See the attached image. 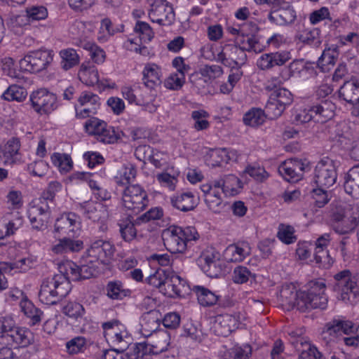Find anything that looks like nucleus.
<instances>
[{
  "instance_id": "obj_1",
  "label": "nucleus",
  "mask_w": 359,
  "mask_h": 359,
  "mask_svg": "<svg viewBox=\"0 0 359 359\" xmlns=\"http://www.w3.org/2000/svg\"><path fill=\"white\" fill-rule=\"evenodd\" d=\"M115 248L109 241L96 240L86 249L80 259L81 266L67 260L58 266L59 273L70 283L71 280L88 279L96 274L101 266L111 264Z\"/></svg>"
},
{
  "instance_id": "obj_2",
  "label": "nucleus",
  "mask_w": 359,
  "mask_h": 359,
  "mask_svg": "<svg viewBox=\"0 0 359 359\" xmlns=\"http://www.w3.org/2000/svg\"><path fill=\"white\" fill-rule=\"evenodd\" d=\"M283 302L289 306H296L304 312L313 309H325L328 298L325 294V284L323 281L311 283L307 291H296L293 285L283 287L280 291Z\"/></svg>"
},
{
  "instance_id": "obj_3",
  "label": "nucleus",
  "mask_w": 359,
  "mask_h": 359,
  "mask_svg": "<svg viewBox=\"0 0 359 359\" xmlns=\"http://www.w3.org/2000/svg\"><path fill=\"white\" fill-rule=\"evenodd\" d=\"M199 235L193 226L184 228L171 226L163 231L162 238L165 248L173 253H184L190 241L198 239Z\"/></svg>"
},
{
  "instance_id": "obj_4",
  "label": "nucleus",
  "mask_w": 359,
  "mask_h": 359,
  "mask_svg": "<svg viewBox=\"0 0 359 359\" xmlns=\"http://www.w3.org/2000/svg\"><path fill=\"white\" fill-rule=\"evenodd\" d=\"M1 342L18 348H25L34 342L33 332L25 327L15 325L14 320L9 317L0 320Z\"/></svg>"
},
{
  "instance_id": "obj_5",
  "label": "nucleus",
  "mask_w": 359,
  "mask_h": 359,
  "mask_svg": "<svg viewBox=\"0 0 359 359\" xmlns=\"http://www.w3.org/2000/svg\"><path fill=\"white\" fill-rule=\"evenodd\" d=\"M71 288V284L62 275L47 278L41 283L39 300L47 305L55 304L69 294Z\"/></svg>"
},
{
  "instance_id": "obj_6",
  "label": "nucleus",
  "mask_w": 359,
  "mask_h": 359,
  "mask_svg": "<svg viewBox=\"0 0 359 359\" xmlns=\"http://www.w3.org/2000/svg\"><path fill=\"white\" fill-rule=\"evenodd\" d=\"M334 291L337 297L345 303L354 304L359 301V286L349 270L341 271L334 276Z\"/></svg>"
},
{
  "instance_id": "obj_7",
  "label": "nucleus",
  "mask_w": 359,
  "mask_h": 359,
  "mask_svg": "<svg viewBox=\"0 0 359 359\" xmlns=\"http://www.w3.org/2000/svg\"><path fill=\"white\" fill-rule=\"evenodd\" d=\"M53 53L50 50L39 49L28 52L19 61L20 71L39 73L47 69L53 60Z\"/></svg>"
},
{
  "instance_id": "obj_8",
  "label": "nucleus",
  "mask_w": 359,
  "mask_h": 359,
  "mask_svg": "<svg viewBox=\"0 0 359 359\" xmlns=\"http://www.w3.org/2000/svg\"><path fill=\"white\" fill-rule=\"evenodd\" d=\"M121 206L129 211V217L142 211L148 204L146 191L137 184L128 186L123 191Z\"/></svg>"
},
{
  "instance_id": "obj_9",
  "label": "nucleus",
  "mask_w": 359,
  "mask_h": 359,
  "mask_svg": "<svg viewBox=\"0 0 359 359\" xmlns=\"http://www.w3.org/2000/svg\"><path fill=\"white\" fill-rule=\"evenodd\" d=\"M339 163L330 158H323L318 162L313 172V181L318 187L329 188L337 179Z\"/></svg>"
},
{
  "instance_id": "obj_10",
  "label": "nucleus",
  "mask_w": 359,
  "mask_h": 359,
  "mask_svg": "<svg viewBox=\"0 0 359 359\" xmlns=\"http://www.w3.org/2000/svg\"><path fill=\"white\" fill-rule=\"evenodd\" d=\"M81 226L79 215L74 212H67L55 219L51 232L54 238L64 236L74 237L79 235Z\"/></svg>"
},
{
  "instance_id": "obj_11",
  "label": "nucleus",
  "mask_w": 359,
  "mask_h": 359,
  "mask_svg": "<svg viewBox=\"0 0 359 359\" xmlns=\"http://www.w3.org/2000/svg\"><path fill=\"white\" fill-rule=\"evenodd\" d=\"M29 100L33 110L39 115L50 114L58 106L56 95L46 88H39L32 91Z\"/></svg>"
},
{
  "instance_id": "obj_12",
  "label": "nucleus",
  "mask_w": 359,
  "mask_h": 359,
  "mask_svg": "<svg viewBox=\"0 0 359 359\" xmlns=\"http://www.w3.org/2000/svg\"><path fill=\"white\" fill-rule=\"evenodd\" d=\"M215 58L226 67L238 69L245 63L247 55L236 43L226 44Z\"/></svg>"
},
{
  "instance_id": "obj_13",
  "label": "nucleus",
  "mask_w": 359,
  "mask_h": 359,
  "mask_svg": "<svg viewBox=\"0 0 359 359\" xmlns=\"http://www.w3.org/2000/svg\"><path fill=\"white\" fill-rule=\"evenodd\" d=\"M48 206L46 200H34L29 205L27 217L32 227L36 230H44L48 226L49 219Z\"/></svg>"
},
{
  "instance_id": "obj_14",
  "label": "nucleus",
  "mask_w": 359,
  "mask_h": 359,
  "mask_svg": "<svg viewBox=\"0 0 359 359\" xmlns=\"http://www.w3.org/2000/svg\"><path fill=\"white\" fill-rule=\"evenodd\" d=\"M104 336L107 342L111 346H127L130 341V336L126 326L118 321H109L103 323Z\"/></svg>"
},
{
  "instance_id": "obj_15",
  "label": "nucleus",
  "mask_w": 359,
  "mask_h": 359,
  "mask_svg": "<svg viewBox=\"0 0 359 359\" xmlns=\"http://www.w3.org/2000/svg\"><path fill=\"white\" fill-rule=\"evenodd\" d=\"M334 229L337 233L345 234L351 232L359 222V206L349 205L343 214L334 215Z\"/></svg>"
},
{
  "instance_id": "obj_16",
  "label": "nucleus",
  "mask_w": 359,
  "mask_h": 359,
  "mask_svg": "<svg viewBox=\"0 0 359 359\" xmlns=\"http://www.w3.org/2000/svg\"><path fill=\"white\" fill-rule=\"evenodd\" d=\"M258 29L257 25L250 23V27L242 34L234 39V43L245 52H262L265 47L260 42V36L257 34Z\"/></svg>"
},
{
  "instance_id": "obj_17",
  "label": "nucleus",
  "mask_w": 359,
  "mask_h": 359,
  "mask_svg": "<svg viewBox=\"0 0 359 359\" xmlns=\"http://www.w3.org/2000/svg\"><path fill=\"white\" fill-rule=\"evenodd\" d=\"M100 106V98L92 92L83 91L78 97L74 105L76 116L86 118L95 114Z\"/></svg>"
},
{
  "instance_id": "obj_18",
  "label": "nucleus",
  "mask_w": 359,
  "mask_h": 359,
  "mask_svg": "<svg viewBox=\"0 0 359 359\" xmlns=\"http://www.w3.org/2000/svg\"><path fill=\"white\" fill-rule=\"evenodd\" d=\"M148 15L151 21L161 26L169 25L175 18L173 8L166 0H158L151 4Z\"/></svg>"
},
{
  "instance_id": "obj_19",
  "label": "nucleus",
  "mask_w": 359,
  "mask_h": 359,
  "mask_svg": "<svg viewBox=\"0 0 359 359\" xmlns=\"http://www.w3.org/2000/svg\"><path fill=\"white\" fill-rule=\"evenodd\" d=\"M201 189L208 208L215 212H219L223 207V192L218 180L202 184Z\"/></svg>"
},
{
  "instance_id": "obj_20",
  "label": "nucleus",
  "mask_w": 359,
  "mask_h": 359,
  "mask_svg": "<svg viewBox=\"0 0 359 359\" xmlns=\"http://www.w3.org/2000/svg\"><path fill=\"white\" fill-rule=\"evenodd\" d=\"M210 330L216 335L227 337L238 327V320L230 314H220L210 320Z\"/></svg>"
},
{
  "instance_id": "obj_21",
  "label": "nucleus",
  "mask_w": 359,
  "mask_h": 359,
  "mask_svg": "<svg viewBox=\"0 0 359 359\" xmlns=\"http://www.w3.org/2000/svg\"><path fill=\"white\" fill-rule=\"evenodd\" d=\"M292 58L289 50H279L264 53L257 60L256 65L262 70H268L276 66H283Z\"/></svg>"
},
{
  "instance_id": "obj_22",
  "label": "nucleus",
  "mask_w": 359,
  "mask_h": 359,
  "mask_svg": "<svg viewBox=\"0 0 359 359\" xmlns=\"http://www.w3.org/2000/svg\"><path fill=\"white\" fill-rule=\"evenodd\" d=\"M339 96L352 104L351 114L359 116V81L351 79L346 81L339 90Z\"/></svg>"
},
{
  "instance_id": "obj_23",
  "label": "nucleus",
  "mask_w": 359,
  "mask_h": 359,
  "mask_svg": "<svg viewBox=\"0 0 359 359\" xmlns=\"http://www.w3.org/2000/svg\"><path fill=\"white\" fill-rule=\"evenodd\" d=\"M72 236H64L55 238L52 242L50 251L53 255H64L69 252H76L83 248V242L79 239H72Z\"/></svg>"
},
{
  "instance_id": "obj_24",
  "label": "nucleus",
  "mask_w": 359,
  "mask_h": 359,
  "mask_svg": "<svg viewBox=\"0 0 359 359\" xmlns=\"http://www.w3.org/2000/svg\"><path fill=\"white\" fill-rule=\"evenodd\" d=\"M147 347L151 354H159L168 351L171 346V337L169 332L159 330L151 334L147 341Z\"/></svg>"
},
{
  "instance_id": "obj_25",
  "label": "nucleus",
  "mask_w": 359,
  "mask_h": 359,
  "mask_svg": "<svg viewBox=\"0 0 359 359\" xmlns=\"http://www.w3.org/2000/svg\"><path fill=\"white\" fill-rule=\"evenodd\" d=\"M304 163L297 159L285 161L278 167V172L287 182H297L302 177Z\"/></svg>"
},
{
  "instance_id": "obj_26",
  "label": "nucleus",
  "mask_w": 359,
  "mask_h": 359,
  "mask_svg": "<svg viewBox=\"0 0 359 359\" xmlns=\"http://www.w3.org/2000/svg\"><path fill=\"white\" fill-rule=\"evenodd\" d=\"M189 291V286L187 280L176 273L169 276L165 287L161 289V293L170 297L183 296Z\"/></svg>"
},
{
  "instance_id": "obj_27",
  "label": "nucleus",
  "mask_w": 359,
  "mask_h": 359,
  "mask_svg": "<svg viewBox=\"0 0 359 359\" xmlns=\"http://www.w3.org/2000/svg\"><path fill=\"white\" fill-rule=\"evenodd\" d=\"M142 153L144 154V158H147L157 168H164L170 160L168 153L147 145H141L136 148L135 154L138 158Z\"/></svg>"
},
{
  "instance_id": "obj_28",
  "label": "nucleus",
  "mask_w": 359,
  "mask_h": 359,
  "mask_svg": "<svg viewBox=\"0 0 359 359\" xmlns=\"http://www.w3.org/2000/svg\"><path fill=\"white\" fill-rule=\"evenodd\" d=\"M251 252V247L248 242H238L229 245L223 252V258L227 262H243Z\"/></svg>"
},
{
  "instance_id": "obj_29",
  "label": "nucleus",
  "mask_w": 359,
  "mask_h": 359,
  "mask_svg": "<svg viewBox=\"0 0 359 359\" xmlns=\"http://www.w3.org/2000/svg\"><path fill=\"white\" fill-rule=\"evenodd\" d=\"M238 156V151L235 149H216L210 151L206 161L210 166H220L222 163L237 161Z\"/></svg>"
},
{
  "instance_id": "obj_30",
  "label": "nucleus",
  "mask_w": 359,
  "mask_h": 359,
  "mask_svg": "<svg viewBox=\"0 0 359 359\" xmlns=\"http://www.w3.org/2000/svg\"><path fill=\"white\" fill-rule=\"evenodd\" d=\"M353 330L354 324L352 321L348 320H334L326 325L323 334L324 337H327L329 341H334L341 332L345 334H349Z\"/></svg>"
},
{
  "instance_id": "obj_31",
  "label": "nucleus",
  "mask_w": 359,
  "mask_h": 359,
  "mask_svg": "<svg viewBox=\"0 0 359 359\" xmlns=\"http://www.w3.org/2000/svg\"><path fill=\"white\" fill-rule=\"evenodd\" d=\"M81 211L93 222L104 220L108 216L106 207L100 202H85L81 205Z\"/></svg>"
},
{
  "instance_id": "obj_32",
  "label": "nucleus",
  "mask_w": 359,
  "mask_h": 359,
  "mask_svg": "<svg viewBox=\"0 0 359 359\" xmlns=\"http://www.w3.org/2000/svg\"><path fill=\"white\" fill-rule=\"evenodd\" d=\"M296 18V12L291 6L271 11L269 14V21L280 26L287 25L294 22Z\"/></svg>"
},
{
  "instance_id": "obj_33",
  "label": "nucleus",
  "mask_w": 359,
  "mask_h": 359,
  "mask_svg": "<svg viewBox=\"0 0 359 359\" xmlns=\"http://www.w3.org/2000/svg\"><path fill=\"white\" fill-rule=\"evenodd\" d=\"M163 76L161 67L153 62L147 63L142 70V81L149 88H154L161 82Z\"/></svg>"
},
{
  "instance_id": "obj_34",
  "label": "nucleus",
  "mask_w": 359,
  "mask_h": 359,
  "mask_svg": "<svg viewBox=\"0 0 359 359\" xmlns=\"http://www.w3.org/2000/svg\"><path fill=\"white\" fill-rule=\"evenodd\" d=\"M180 171L173 165H169L165 170L156 175V177L161 187L174 191L179 182Z\"/></svg>"
},
{
  "instance_id": "obj_35",
  "label": "nucleus",
  "mask_w": 359,
  "mask_h": 359,
  "mask_svg": "<svg viewBox=\"0 0 359 359\" xmlns=\"http://www.w3.org/2000/svg\"><path fill=\"white\" fill-rule=\"evenodd\" d=\"M339 48H347L344 55L347 60L353 58L359 52V33L349 32L339 37Z\"/></svg>"
},
{
  "instance_id": "obj_36",
  "label": "nucleus",
  "mask_w": 359,
  "mask_h": 359,
  "mask_svg": "<svg viewBox=\"0 0 359 359\" xmlns=\"http://www.w3.org/2000/svg\"><path fill=\"white\" fill-rule=\"evenodd\" d=\"M291 76L303 80L307 79L314 74L313 64L303 60H294L288 66Z\"/></svg>"
},
{
  "instance_id": "obj_37",
  "label": "nucleus",
  "mask_w": 359,
  "mask_h": 359,
  "mask_svg": "<svg viewBox=\"0 0 359 359\" xmlns=\"http://www.w3.org/2000/svg\"><path fill=\"white\" fill-rule=\"evenodd\" d=\"M172 205L177 209L187 212L197 205V199L191 191L177 194L171 198Z\"/></svg>"
},
{
  "instance_id": "obj_38",
  "label": "nucleus",
  "mask_w": 359,
  "mask_h": 359,
  "mask_svg": "<svg viewBox=\"0 0 359 359\" xmlns=\"http://www.w3.org/2000/svg\"><path fill=\"white\" fill-rule=\"evenodd\" d=\"M339 47L336 45L327 46L318 60V66L323 72L330 70L339 56Z\"/></svg>"
},
{
  "instance_id": "obj_39",
  "label": "nucleus",
  "mask_w": 359,
  "mask_h": 359,
  "mask_svg": "<svg viewBox=\"0 0 359 359\" xmlns=\"http://www.w3.org/2000/svg\"><path fill=\"white\" fill-rule=\"evenodd\" d=\"M252 349L248 344L236 345L230 348L223 346L219 352L220 359H249Z\"/></svg>"
},
{
  "instance_id": "obj_40",
  "label": "nucleus",
  "mask_w": 359,
  "mask_h": 359,
  "mask_svg": "<svg viewBox=\"0 0 359 359\" xmlns=\"http://www.w3.org/2000/svg\"><path fill=\"white\" fill-rule=\"evenodd\" d=\"M77 76L79 80L87 86H94L99 81L97 69L90 63H82L81 65Z\"/></svg>"
},
{
  "instance_id": "obj_41",
  "label": "nucleus",
  "mask_w": 359,
  "mask_h": 359,
  "mask_svg": "<svg viewBox=\"0 0 359 359\" xmlns=\"http://www.w3.org/2000/svg\"><path fill=\"white\" fill-rule=\"evenodd\" d=\"M335 105L331 101L325 100L312 107V112H314V121L317 123H325L330 120L334 115Z\"/></svg>"
},
{
  "instance_id": "obj_42",
  "label": "nucleus",
  "mask_w": 359,
  "mask_h": 359,
  "mask_svg": "<svg viewBox=\"0 0 359 359\" xmlns=\"http://www.w3.org/2000/svg\"><path fill=\"white\" fill-rule=\"evenodd\" d=\"M344 187L348 194L359 199V166L352 168L346 174Z\"/></svg>"
},
{
  "instance_id": "obj_43",
  "label": "nucleus",
  "mask_w": 359,
  "mask_h": 359,
  "mask_svg": "<svg viewBox=\"0 0 359 359\" xmlns=\"http://www.w3.org/2000/svg\"><path fill=\"white\" fill-rule=\"evenodd\" d=\"M9 216L10 215H6L4 217V229L5 230H0V240L3 239L4 237L13 235L23 225V217L19 212H16L12 215L11 218H8ZM3 243L0 242V246Z\"/></svg>"
},
{
  "instance_id": "obj_44",
  "label": "nucleus",
  "mask_w": 359,
  "mask_h": 359,
  "mask_svg": "<svg viewBox=\"0 0 359 359\" xmlns=\"http://www.w3.org/2000/svg\"><path fill=\"white\" fill-rule=\"evenodd\" d=\"M20 143L18 138L12 137L1 148L0 154L5 165L13 163L18 154Z\"/></svg>"
},
{
  "instance_id": "obj_45",
  "label": "nucleus",
  "mask_w": 359,
  "mask_h": 359,
  "mask_svg": "<svg viewBox=\"0 0 359 359\" xmlns=\"http://www.w3.org/2000/svg\"><path fill=\"white\" fill-rule=\"evenodd\" d=\"M154 101L155 96L150 91L137 87L133 104L142 107L143 109L152 113L156 109Z\"/></svg>"
},
{
  "instance_id": "obj_46",
  "label": "nucleus",
  "mask_w": 359,
  "mask_h": 359,
  "mask_svg": "<svg viewBox=\"0 0 359 359\" xmlns=\"http://www.w3.org/2000/svg\"><path fill=\"white\" fill-rule=\"evenodd\" d=\"M136 175L135 166L131 163H126L118 170L114 179L118 185H127L135 180Z\"/></svg>"
},
{
  "instance_id": "obj_47",
  "label": "nucleus",
  "mask_w": 359,
  "mask_h": 359,
  "mask_svg": "<svg viewBox=\"0 0 359 359\" xmlns=\"http://www.w3.org/2000/svg\"><path fill=\"white\" fill-rule=\"evenodd\" d=\"M222 189V192L226 196H235L238 194L242 187L240 180L233 175L225 176L222 179L218 180Z\"/></svg>"
},
{
  "instance_id": "obj_48",
  "label": "nucleus",
  "mask_w": 359,
  "mask_h": 359,
  "mask_svg": "<svg viewBox=\"0 0 359 359\" xmlns=\"http://www.w3.org/2000/svg\"><path fill=\"white\" fill-rule=\"evenodd\" d=\"M19 306L20 311L30 319L32 324L35 325L41 320V311L27 297L20 301Z\"/></svg>"
},
{
  "instance_id": "obj_49",
  "label": "nucleus",
  "mask_w": 359,
  "mask_h": 359,
  "mask_svg": "<svg viewBox=\"0 0 359 359\" xmlns=\"http://www.w3.org/2000/svg\"><path fill=\"white\" fill-rule=\"evenodd\" d=\"M159 325L160 323L156 312H149L144 314L141 320L142 334L145 337H150L151 334L156 332V330Z\"/></svg>"
},
{
  "instance_id": "obj_50",
  "label": "nucleus",
  "mask_w": 359,
  "mask_h": 359,
  "mask_svg": "<svg viewBox=\"0 0 359 359\" xmlns=\"http://www.w3.org/2000/svg\"><path fill=\"white\" fill-rule=\"evenodd\" d=\"M50 160L53 165L57 168L61 173L68 172L73 168V161L70 156L67 154L53 153L50 156Z\"/></svg>"
},
{
  "instance_id": "obj_51",
  "label": "nucleus",
  "mask_w": 359,
  "mask_h": 359,
  "mask_svg": "<svg viewBox=\"0 0 359 359\" xmlns=\"http://www.w3.org/2000/svg\"><path fill=\"white\" fill-rule=\"evenodd\" d=\"M59 55L61 57V65L65 70L72 69L80 62L79 54L73 48L62 49L60 51Z\"/></svg>"
},
{
  "instance_id": "obj_52",
  "label": "nucleus",
  "mask_w": 359,
  "mask_h": 359,
  "mask_svg": "<svg viewBox=\"0 0 359 359\" xmlns=\"http://www.w3.org/2000/svg\"><path fill=\"white\" fill-rule=\"evenodd\" d=\"M194 291L196 293L199 304L203 306L214 305L219 299V296L217 294L203 286H195Z\"/></svg>"
},
{
  "instance_id": "obj_53",
  "label": "nucleus",
  "mask_w": 359,
  "mask_h": 359,
  "mask_svg": "<svg viewBox=\"0 0 359 359\" xmlns=\"http://www.w3.org/2000/svg\"><path fill=\"white\" fill-rule=\"evenodd\" d=\"M145 43L144 41H142L140 38L133 33L123 42V46L128 50L146 55L148 53V50L144 46Z\"/></svg>"
},
{
  "instance_id": "obj_54",
  "label": "nucleus",
  "mask_w": 359,
  "mask_h": 359,
  "mask_svg": "<svg viewBox=\"0 0 359 359\" xmlns=\"http://www.w3.org/2000/svg\"><path fill=\"white\" fill-rule=\"evenodd\" d=\"M266 116L265 112L262 109H252L245 114L243 122L246 126L257 127L263 124Z\"/></svg>"
},
{
  "instance_id": "obj_55",
  "label": "nucleus",
  "mask_w": 359,
  "mask_h": 359,
  "mask_svg": "<svg viewBox=\"0 0 359 359\" xmlns=\"http://www.w3.org/2000/svg\"><path fill=\"white\" fill-rule=\"evenodd\" d=\"M209 117L210 114L204 109L193 111L191 112V118L194 122V128L197 131L208 129L210 127Z\"/></svg>"
},
{
  "instance_id": "obj_56",
  "label": "nucleus",
  "mask_w": 359,
  "mask_h": 359,
  "mask_svg": "<svg viewBox=\"0 0 359 359\" xmlns=\"http://www.w3.org/2000/svg\"><path fill=\"white\" fill-rule=\"evenodd\" d=\"M6 203L9 210H18L24 205L23 196L20 190L11 188L6 196Z\"/></svg>"
},
{
  "instance_id": "obj_57",
  "label": "nucleus",
  "mask_w": 359,
  "mask_h": 359,
  "mask_svg": "<svg viewBox=\"0 0 359 359\" xmlns=\"http://www.w3.org/2000/svg\"><path fill=\"white\" fill-rule=\"evenodd\" d=\"M26 90L17 85L10 86L2 94V98L7 101L22 102L27 97Z\"/></svg>"
},
{
  "instance_id": "obj_58",
  "label": "nucleus",
  "mask_w": 359,
  "mask_h": 359,
  "mask_svg": "<svg viewBox=\"0 0 359 359\" xmlns=\"http://www.w3.org/2000/svg\"><path fill=\"white\" fill-rule=\"evenodd\" d=\"M255 274L243 266H236L232 273V280L236 284H244L250 280H255Z\"/></svg>"
},
{
  "instance_id": "obj_59",
  "label": "nucleus",
  "mask_w": 359,
  "mask_h": 359,
  "mask_svg": "<svg viewBox=\"0 0 359 359\" xmlns=\"http://www.w3.org/2000/svg\"><path fill=\"white\" fill-rule=\"evenodd\" d=\"M133 33L147 43L150 42L154 36V33L149 25L142 21H137L136 22L133 29Z\"/></svg>"
},
{
  "instance_id": "obj_60",
  "label": "nucleus",
  "mask_w": 359,
  "mask_h": 359,
  "mask_svg": "<svg viewBox=\"0 0 359 359\" xmlns=\"http://www.w3.org/2000/svg\"><path fill=\"white\" fill-rule=\"evenodd\" d=\"M272 100H276L285 109L293 102V95L287 89L281 88L273 90L270 95Z\"/></svg>"
},
{
  "instance_id": "obj_61",
  "label": "nucleus",
  "mask_w": 359,
  "mask_h": 359,
  "mask_svg": "<svg viewBox=\"0 0 359 359\" xmlns=\"http://www.w3.org/2000/svg\"><path fill=\"white\" fill-rule=\"evenodd\" d=\"M82 47L89 52L92 60L98 64H102L106 59V53L103 49L93 42H85Z\"/></svg>"
},
{
  "instance_id": "obj_62",
  "label": "nucleus",
  "mask_w": 359,
  "mask_h": 359,
  "mask_svg": "<svg viewBox=\"0 0 359 359\" xmlns=\"http://www.w3.org/2000/svg\"><path fill=\"white\" fill-rule=\"evenodd\" d=\"M36 262V258L32 255H28L26 257L21 258L14 263H8L11 266L9 272L13 271L19 272H25L31 269Z\"/></svg>"
},
{
  "instance_id": "obj_63",
  "label": "nucleus",
  "mask_w": 359,
  "mask_h": 359,
  "mask_svg": "<svg viewBox=\"0 0 359 359\" xmlns=\"http://www.w3.org/2000/svg\"><path fill=\"white\" fill-rule=\"evenodd\" d=\"M118 31V29L114 28L113 27L112 23L109 19L104 18L101 21L97 39L100 42H106L109 39L111 36H112Z\"/></svg>"
},
{
  "instance_id": "obj_64",
  "label": "nucleus",
  "mask_w": 359,
  "mask_h": 359,
  "mask_svg": "<svg viewBox=\"0 0 359 359\" xmlns=\"http://www.w3.org/2000/svg\"><path fill=\"white\" fill-rule=\"evenodd\" d=\"M147 354H150L147 347V344L140 342L132 345L126 353H125V358L127 359H142L143 356Z\"/></svg>"
}]
</instances>
